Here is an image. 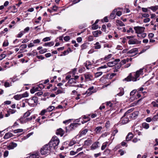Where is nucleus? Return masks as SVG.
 <instances>
[{
  "label": "nucleus",
  "instance_id": "obj_3",
  "mask_svg": "<svg viewBox=\"0 0 158 158\" xmlns=\"http://www.w3.org/2000/svg\"><path fill=\"white\" fill-rule=\"evenodd\" d=\"M60 142L59 139L56 136L53 137L48 144L52 149H55Z\"/></svg>",
  "mask_w": 158,
  "mask_h": 158
},
{
  "label": "nucleus",
  "instance_id": "obj_37",
  "mask_svg": "<svg viewBox=\"0 0 158 158\" xmlns=\"http://www.w3.org/2000/svg\"><path fill=\"white\" fill-rule=\"evenodd\" d=\"M74 78H71V79H70V81H73L74 82H75V81L77 79L78 77L79 76H74Z\"/></svg>",
  "mask_w": 158,
  "mask_h": 158
},
{
  "label": "nucleus",
  "instance_id": "obj_29",
  "mask_svg": "<svg viewBox=\"0 0 158 158\" xmlns=\"http://www.w3.org/2000/svg\"><path fill=\"white\" fill-rule=\"evenodd\" d=\"M88 130L87 129H85L82 131H81V132L80 135H85L86 134L87 132L88 131Z\"/></svg>",
  "mask_w": 158,
  "mask_h": 158
},
{
  "label": "nucleus",
  "instance_id": "obj_43",
  "mask_svg": "<svg viewBox=\"0 0 158 158\" xmlns=\"http://www.w3.org/2000/svg\"><path fill=\"white\" fill-rule=\"evenodd\" d=\"M46 52H47V49L46 48H44L40 50L39 51V52L40 54H43L44 53Z\"/></svg>",
  "mask_w": 158,
  "mask_h": 158
},
{
  "label": "nucleus",
  "instance_id": "obj_10",
  "mask_svg": "<svg viewBox=\"0 0 158 158\" xmlns=\"http://www.w3.org/2000/svg\"><path fill=\"white\" fill-rule=\"evenodd\" d=\"M64 133V131L63 129L60 128L56 130V134L57 135H60L61 137L62 136Z\"/></svg>",
  "mask_w": 158,
  "mask_h": 158
},
{
  "label": "nucleus",
  "instance_id": "obj_13",
  "mask_svg": "<svg viewBox=\"0 0 158 158\" xmlns=\"http://www.w3.org/2000/svg\"><path fill=\"white\" fill-rule=\"evenodd\" d=\"M102 32L99 30H97L93 32L92 34L95 37H98L99 36V35L102 34Z\"/></svg>",
  "mask_w": 158,
  "mask_h": 158
},
{
  "label": "nucleus",
  "instance_id": "obj_6",
  "mask_svg": "<svg viewBox=\"0 0 158 158\" xmlns=\"http://www.w3.org/2000/svg\"><path fill=\"white\" fill-rule=\"evenodd\" d=\"M116 64L117 63L116 62V61L110 62H108L106 65H105L104 66H101L98 68L97 69V70L98 71L101 69L106 68H107L108 66L111 67L116 65Z\"/></svg>",
  "mask_w": 158,
  "mask_h": 158
},
{
  "label": "nucleus",
  "instance_id": "obj_60",
  "mask_svg": "<svg viewBox=\"0 0 158 158\" xmlns=\"http://www.w3.org/2000/svg\"><path fill=\"white\" fill-rule=\"evenodd\" d=\"M94 38L92 36H89L88 38V40L89 41H92L93 40Z\"/></svg>",
  "mask_w": 158,
  "mask_h": 158
},
{
  "label": "nucleus",
  "instance_id": "obj_18",
  "mask_svg": "<svg viewBox=\"0 0 158 158\" xmlns=\"http://www.w3.org/2000/svg\"><path fill=\"white\" fill-rule=\"evenodd\" d=\"M98 142H95L93 143L91 146V149L94 150L98 148Z\"/></svg>",
  "mask_w": 158,
  "mask_h": 158
},
{
  "label": "nucleus",
  "instance_id": "obj_56",
  "mask_svg": "<svg viewBox=\"0 0 158 158\" xmlns=\"http://www.w3.org/2000/svg\"><path fill=\"white\" fill-rule=\"evenodd\" d=\"M83 118L84 119H87V121H88L90 120V118L89 116H84L83 117Z\"/></svg>",
  "mask_w": 158,
  "mask_h": 158
},
{
  "label": "nucleus",
  "instance_id": "obj_46",
  "mask_svg": "<svg viewBox=\"0 0 158 158\" xmlns=\"http://www.w3.org/2000/svg\"><path fill=\"white\" fill-rule=\"evenodd\" d=\"M47 112H48V111L47 109L46 110V109L43 110L41 111L40 113V114L41 115H43Z\"/></svg>",
  "mask_w": 158,
  "mask_h": 158
},
{
  "label": "nucleus",
  "instance_id": "obj_8",
  "mask_svg": "<svg viewBox=\"0 0 158 158\" xmlns=\"http://www.w3.org/2000/svg\"><path fill=\"white\" fill-rule=\"evenodd\" d=\"M128 43L129 44H138L141 43V41H139L137 39L132 38L129 40Z\"/></svg>",
  "mask_w": 158,
  "mask_h": 158
},
{
  "label": "nucleus",
  "instance_id": "obj_2",
  "mask_svg": "<svg viewBox=\"0 0 158 158\" xmlns=\"http://www.w3.org/2000/svg\"><path fill=\"white\" fill-rule=\"evenodd\" d=\"M135 32L137 34V36L140 39L144 38L146 36V34L144 33L145 28L140 26L135 27L134 28Z\"/></svg>",
  "mask_w": 158,
  "mask_h": 158
},
{
  "label": "nucleus",
  "instance_id": "obj_21",
  "mask_svg": "<svg viewBox=\"0 0 158 158\" xmlns=\"http://www.w3.org/2000/svg\"><path fill=\"white\" fill-rule=\"evenodd\" d=\"M94 88V86H92L89 88L86 91V93L88 95H90L94 93L93 92H91Z\"/></svg>",
  "mask_w": 158,
  "mask_h": 158
},
{
  "label": "nucleus",
  "instance_id": "obj_20",
  "mask_svg": "<svg viewBox=\"0 0 158 158\" xmlns=\"http://www.w3.org/2000/svg\"><path fill=\"white\" fill-rule=\"evenodd\" d=\"M133 135L131 133H129L126 138V140L127 141L130 140L133 137Z\"/></svg>",
  "mask_w": 158,
  "mask_h": 158
},
{
  "label": "nucleus",
  "instance_id": "obj_36",
  "mask_svg": "<svg viewBox=\"0 0 158 158\" xmlns=\"http://www.w3.org/2000/svg\"><path fill=\"white\" fill-rule=\"evenodd\" d=\"M55 108V107L53 106H49L47 109V110L48 112H51L54 110Z\"/></svg>",
  "mask_w": 158,
  "mask_h": 158
},
{
  "label": "nucleus",
  "instance_id": "obj_17",
  "mask_svg": "<svg viewBox=\"0 0 158 158\" xmlns=\"http://www.w3.org/2000/svg\"><path fill=\"white\" fill-rule=\"evenodd\" d=\"M13 135L12 133L10 132H8L6 133L3 137V138L5 139H7L9 138L12 137Z\"/></svg>",
  "mask_w": 158,
  "mask_h": 158
},
{
  "label": "nucleus",
  "instance_id": "obj_11",
  "mask_svg": "<svg viewBox=\"0 0 158 158\" xmlns=\"http://www.w3.org/2000/svg\"><path fill=\"white\" fill-rule=\"evenodd\" d=\"M17 146V143L14 142H11L7 146V148L9 150L13 149L14 148L16 147Z\"/></svg>",
  "mask_w": 158,
  "mask_h": 158
},
{
  "label": "nucleus",
  "instance_id": "obj_34",
  "mask_svg": "<svg viewBox=\"0 0 158 158\" xmlns=\"http://www.w3.org/2000/svg\"><path fill=\"white\" fill-rule=\"evenodd\" d=\"M102 74V72H98L95 73V76L96 77H98L101 76Z\"/></svg>",
  "mask_w": 158,
  "mask_h": 158
},
{
  "label": "nucleus",
  "instance_id": "obj_52",
  "mask_svg": "<svg viewBox=\"0 0 158 158\" xmlns=\"http://www.w3.org/2000/svg\"><path fill=\"white\" fill-rule=\"evenodd\" d=\"M9 44V43L7 41H5L3 44L2 46L3 47H6L8 46Z\"/></svg>",
  "mask_w": 158,
  "mask_h": 158
},
{
  "label": "nucleus",
  "instance_id": "obj_15",
  "mask_svg": "<svg viewBox=\"0 0 158 158\" xmlns=\"http://www.w3.org/2000/svg\"><path fill=\"white\" fill-rule=\"evenodd\" d=\"M138 111H135L131 114L130 117L133 119H135V118L136 117L138 116Z\"/></svg>",
  "mask_w": 158,
  "mask_h": 158
},
{
  "label": "nucleus",
  "instance_id": "obj_51",
  "mask_svg": "<svg viewBox=\"0 0 158 158\" xmlns=\"http://www.w3.org/2000/svg\"><path fill=\"white\" fill-rule=\"evenodd\" d=\"M112 56V55L111 54H109L108 55L106 56L105 58L104 59L105 60H107L110 58H111Z\"/></svg>",
  "mask_w": 158,
  "mask_h": 158
},
{
  "label": "nucleus",
  "instance_id": "obj_44",
  "mask_svg": "<svg viewBox=\"0 0 158 158\" xmlns=\"http://www.w3.org/2000/svg\"><path fill=\"white\" fill-rule=\"evenodd\" d=\"M151 104L154 107H158V104H157L155 102L153 101L151 103Z\"/></svg>",
  "mask_w": 158,
  "mask_h": 158
},
{
  "label": "nucleus",
  "instance_id": "obj_22",
  "mask_svg": "<svg viewBox=\"0 0 158 158\" xmlns=\"http://www.w3.org/2000/svg\"><path fill=\"white\" fill-rule=\"evenodd\" d=\"M94 45V47L95 49H99L101 48V45L100 44L99 42H97Z\"/></svg>",
  "mask_w": 158,
  "mask_h": 158
},
{
  "label": "nucleus",
  "instance_id": "obj_55",
  "mask_svg": "<svg viewBox=\"0 0 158 158\" xmlns=\"http://www.w3.org/2000/svg\"><path fill=\"white\" fill-rule=\"evenodd\" d=\"M130 32H131L132 33H133L134 31L133 30L132 28L131 27H130L129 30L127 31V32L129 33Z\"/></svg>",
  "mask_w": 158,
  "mask_h": 158
},
{
  "label": "nucleus",
  "instance_id": "obj_26",
  "mask_svg": "<svg viewBox=\"0 0 158 158\" xmlns=\"http://www.w3.org/2000/svg\"><path fill=\"white\" fill-rule=\"evenodd\" d=\"M149 8L155 12L158 9V6H151L149 7Z\"/></svg>",
  "mask_w": 158,
  "mask_h": 158
},
{
  "label": "nucleus",
  "instance_id": "obj_39",
  "mask_svg": "<svg viewBox=\"0 0 158 158\" xmlns=\"http://www.w3.org/2000/svg\"><path fill=\"white\" fill-rule=\"evenodd\" d=\"M118 152L120 153L121 156H123L124 153H126L125 151H124L122 149H120L119 150Z\"/></svg>",
  "mask_w": 158,
  "mask_h": 158
},
{
  "label": "nucleus",
  "instance_id": "obj_59",
  "mask_svg": "<svg viewBox=\"0 0 158 158\" xmlns=\"http://www.w3.org/2000/svg\"><path fill=\"white\" fill-rule=\"evenodd\" d=\"M36 57L38 59H41V60H43L44 59V57L42 55L37 56Z\"/></svg>",
  "mask_w": 158,
  "mask_h": 158
},
{
  "label": "nucleus",
  "instance_id": "obj_30",
  "mask_svg": "<svg viewBox=\"0 0 158 158\" xmlns=\"http://www.w3.org/2000/svg\"><path fill=\"white\" fill-rule=\"evenodd\" d=\"M16 111V110L14 109H10L7 111V112L10 114H13L15 113Z\"/></svg>",
  "mask_w": 158,
  "mask_h": 158
},
{
  "label": "nucleus",
  "instance_id": "obj_25",
  "mask_svg": "<svg viewBox=\"0 0 158 158\" xmlns=\"http://www.w3.org/2000/svg\"><path fill=\"white\" fill-rule=\"evenodd\" d=\"M116 23L117 26H122L124 25L123 22L122 21L119 20H117L116 21Z\"/></svg>",
  "mask_w": 158,
  "mask_h": 158
},
{
  "label": "nucleus",
  "instance_id": "obj_54",
  "mask_svg": "<svg viewBox=\"0 0 158 158\" xmlns=\"http://www.w3.org/2000/svg\"><path fill=\"white\" fill-rule=\"evenodd\" d=\"M34 44H38L40 42V40L38 39L34 40L33 41Z\"/></svg>",
  "mask_w": 158,
  "mask_h": 158
},
{
  "label": "nucleus",
  "instance_id": "obj_49",
  "mask_svg": "<svg viewBox=\"0 0 158 158\" xmlns=\"http://www.w3.org/2000/svg\"><path fill=\"white\" fill-rule=\"evenodd\" d=\"M27 47V45L26 44H22L20 46V48H21V50L24 49Z\"/></svg>",
  "mask_w": 158,
  "mask_h": 158
},
{
  "label": "nucleus",
  "instance_id": "obj_5",
  "mask_svg": "<svg viewBox=\"0 0 158 158\" xmlns=\"http://www.w3.org/2000/svg\"><path fill=\"white\" fill-rule=\"evenodd\" d=\"M38 102V98L36 97H33L27 100V103L29 105L31 106H34L36 105Z\"/></svg>",
  "mask_w": 158,
  "mask_h": 158
},
{
  "label": "nucleus",
  "instance_id": "obj_16",
  "mask_svg": "<svg viewBox=\"0 0 158 158\" xmlns=\"http://www.w3.org/2000/svg\"><path fill=\"white\" fill-rule=\"evenodd\" d=\"M124 116L121 118V122L123 124L127 123L129 121L128 118L124 117Z\"/></svg>",
  "mask_w": 158,
  "mask_h": 158
},
{
  "label": "nucleus",
  "instance_id": "obj_35",
  "mask_svg": "<svg viewBox=\"0 0 158 158\" xmlns=\"http://www.w3.org/2000/svg\"><path fill=\"white\" fill-rule=\"evenodd\" d=\"M25 33L24 31H21L18 34L16 37L18 38H20L23 35V34Z\"/></svg>",
  "mask_w": 158,
  "mask_h": 158
},
{
  "label": "nucleus",
  "instance_id": "obj_27",
  "mask_svg": "<svg viewBox=\"0 0 158 158\" xmlns=\"http://www.w3.org/2000/svg\"><path fill=\"white\" fill-rule=\"evenodd\" d=\"M92 143L91 140L90 139H87L84 142V144L86 145H89L91 144Z\"/></svg>",
  "mask_w": 158,
  "mask_h": 158
},
{
  "label": "nucleus",
  "instance_id": "obj_42",
  "mask_svg": "<svg viewBox=\"0 0 158 158\" xmlns=\"http://www.w3.org/2000/svg\"><path fill=\"white\" fill-rule=\"evenodd\" d=\"M106 105L107 106H109L110 107H112L113 106V104L110 101L106 102Z\"/></svg>",
  "mask_w": 158,
  "mask_h": 158
},
{
  "label": "nucleus",
  "instance_id": "obj_47",
  "mask_svg": "<svg viewBox=\"0 0 158 158\" xmlns=\"http://www.w3.org/2000/svg\"><path fill=\"white\" fill-rule=\"evenodd\" d=\"M50 40H51V39L50 38V37H45V38H44L43 39L42 41L43 42H45L50 41Z\"/></svg>",
  "mask_w": 158,
  "mask_h": 158
},
{
  "label": "nucleus",
  "instance_id": "obj_31",
  "mask_svg": "<svg viewBox=\"0 0 158 158\" xmlns=\"http://www.w3.org/2000/svg\"><path fill=\"white\" fill-rule=\"evenodd\" d=\"M152 119V121H156L158 119V113L156 115L154 116Z\"/></svg>",
  "mask_w": 158,
  "mask_h": 158
},
{
  "label": "nucleus",
  "instance_id": "obj_40",
  "mask_svg": "<svg viewBox=\"0 0 158 158\" xmlns=\"http://www.w3.org/2000/svg\"><path fill=\"white\" fill-rule=\"evenodd\" d=\"M22 97H27L28 96V94L27 92H25L24 93L21 95Z\"/></svg>",
  "mask_w": 158,
  "mask_h": 158
},
{
  "label": "nucleus",
  "instance_id": "obj_57",
  "mask_svg": "<svg viewBox=\"0 0 158 158\" xmlns=\"http://www.w3.org/2000/svg\"><path fill=\"white\" fill-rule=\"evenodd\" d=\"M32 135V133H29L26 136H24L23 137V138L25 139H27V138H29Z\"/></svg>",
  "mask_w": 158,
  "mask_h": 158
},
{
  "label": "nucleus",
  "instance_id": "obj_58",
  "mask_svg": "<svg viewBox=\"0 0 158 158\" xmlns=\"http://www.w3.org/2000/svg\"><path fill=\"white\" fill-rule=\"evenodd\" d=\"M9 154V152L7 151H5L4 153V156L5 157H7Z\"/></svg>",
  "mask_w": 158,
  "mask_h": 158
},
{
  "label": "nucleus",
  "instance_id": "obj_62",
  "mask_svg": "<svg viewBox=\"0 0 158 158\" xmlns=\"http://www.w3.org/2000/svg\"><path fill=\"white\" fill-rule=\"evenodd\" d=\"M82 49H85L86 48V46L85 44H84L82 45L81 46Z\"/></svg>",
  "mask_w": 158,
  "mask_h": 158
},
{
  "label": "nucleus",
  "instance_id": "obj_19",
  "mask_svg": "<svg viewBox=\"0 0 158 158\" xmlns=\"http://www.w3.org/2000/svg\"><path fill=\"white\" fill-rule=\"evenodd\" d=\"M40 156L38 152L33 153L31 155L29 158H39Z\"/></svg>",
  "mask_w": 158,
  "mask_h": 158
},
{
  "label": "nucleus",
  "instance_id": "obj_28",
  "mask_svg": "<svg viewBox=\"0 0 158 158\" xmlns=\"http://www.w3.org/2000/svg\"><path fill=\"white\" fill-rule=\"evenodd\" d=\"M102 129V127H96L95 130V131L97 133H99Z\"/></svg>",
  "mask_w": 158,
  "mask_h": 158
},
{
  "label": "nucleus",
  "instance_id": "obj_32",
  "mask_svg": "<svg viewBox=\"0 0 158 158\" xmlns=\"http://www.w3.org/2000/svg\"><path fill=\"white\" fill-rule=\"evenodd\" d=\"M108 144V142H106L103 143L101 147V149L103 150H104L106 148Z\"/></svg>",
  "mask_w": 158,
  "mask_h": 158
},
{
  "label": "nucleus",
  "instance_id": "obj_12",
  "mask_svg": "<svg viewBox=\"0 0 158 158\" xmlns=\"http://www.w3.org/2000/svg\"><path fill=\"white\" fill-rule=\"evenodd\" d=\"M118 92H119L115 96H116L117 95L121 96L124 94V91L123 88L120 87L118 89Z\"/></svg>",
  "mask_w": 158,
  "mask_h": 158
},
{
  "label": "nucleus",
  "instance_id": "obj_7",
  "mask_svg": "<svg viewBox=\"0 0 158 158\" xmlns=\"http://www.w3.org/2000/svg\"><path fill=\"white\" fill-rule=\"evenodd\" d=\"M138 53V49L137 48H134L131 49L127 52V54L130 56H133Z\"/></svg>",
  "mask_w": 158,
  "mask_h": 158
},
{
  "label": "nucleus",
  "instance_id": "obj_23",
  "mask_svg": "<svg viewBox=\"0 0 158 158\" xmlns=\"http://www.w3.org/2000/svg\"><path fill=\"white\" fill-rule=\"evenodd\" d=\"M54 42L53 41L48 42L44 44V46H49L50 47L53 46L54 44Z\"/></svg>",
  "mask_w": 158,
  "mask_h": 158
},
{
  "label": "nucleus",
  "instance_id": "obj_1",
  "mask_svg": "<svg viewBox=\"0 0 158 158\" xmlns=\"http://www.w3.org/2000/svg\"><path fill=\"white\" fill-rule=\"evenodd\" d=\"M143 73V69H140L139 70L137 71L136 72H133L130 73V75L123 80H125L127 81H137V78L139 75Z\"/></svg>",
  "mask_w": 158,
  "mask_h": 158
},
{
  "label": "nucleus",
  "instance_id": "obj_4",
  "mask_svg": "<svg viewBox=\"0 0 158 158\" xmlns=\"http://www.w3.org/2000/svg\"><path fill=\"white\" fill-rule=\"evenodd\" d=\"M51 149L48 144H46L41 148L40 152L42 155H45L49 153Z\"/></svg>",
  "mask_w": 158,
  "mask_h": 158
},
{
  "label": "nucleus",
  "instance_id": "obj_33",
  "mask_svg": "<svg viewBox=\"0 0 158 158\" xmlns=\"http://www.w3.org/2000/svg\"><path fill=\"white\" fill-rule=\"evenodd\" d=\"M14 98L15 100H19L22 98V97L21 95H17L14 96Z\"/></svg>",
  "mask_w": 158,
  "mask_h": 158
},
{
  "label": "nucleus",
  "instance_id": "obj_61",
  "mask_svg": "<svg viewBox=\"0 0 158 158\" xmlns=\"http://www.w3.org/2000/svg\"><path fill=\"white\" fill-rule=\"evenodd\" d=\"M150 21V19L149 18L145 19L143 20V22L145 23L148 22Z\"/></svg>",
  "mask_w": 158,
  "mask_h": 158
},
{
  "label": "nucleus",
  "instance_id": "obj_24",
  "mask_svg": "<svg viewBox=\"0 0 158 158\" xmlns=\"http://www.w3.org/2000/svg\"><path fill=\"white\" fill-rule=\"evenodd\" d=\"M142 126L143 127L146 129H148L149 127V124L146 123H142Z\"/></svg>",
  "mask_w": 158,
  "mask_h": 158
},
{
  "label": "nucleus",
  "instance_id": "obj_9",
  "mask_svg": "<svg viewBox=\"0 0 158 158\" xmlns=\"http://www.w3.org/2000/svg\"><path fill=\"white\" fill-rule=\"evenodd\" d=\"M85 81H90L92 80L93 76L90 73H87L84 74Z\"/></svg>",
  "mask_w": 158,
  "mask_h": 158
},
{
  "label": "nucleus",
  "instance_id": "obj_41",
  "mask_svg": "<svg viewBox=\"0 0 158 158\" xmlns=\"http://www.w3.org/2000/svg\"><path fill=\"white\" fill-rule=\"evenodd\" d=\"M134 110V108H132L128 110L124 114V116H125L127 114L129 113L132 112Z\"/></svg>",
  "mask_w": 158,
  "mask_h": 158
},
{
  "label": "nucleus",
  "instance_id": "obj_38",
  "mask_svg": "<svg viewBox=\"0 0 158 158\" xmlns=\"http://www.w3.org/2000/svg\"><path fill=\"white\" fill-rule=\"evenodd\" d=\"M23 131V130L22 129H19L15 130L14 131V132L15 133H17L19 132H22Z\"/></svg>",
  "mask_w": 158,
  "mask_h": 158
},
{
  "label": "nucleus",
  "instance_id": "obj_53",
  "mask_svg": "<svg viewBox=\"0 0 158 158\" xmlns=\"http://www.w3.org/2000/svg\"><path fill=\"white\" fill-rule=\"evenodd\" d=\"M35 46L34 42H31L28 45V48H30L34 47Z\"/></svg>",
  "mask_w": 158,
  "mask_h": 158
},
{
  "label": "nucleus",
  "instance_id": "obj_63",
  "mask_svg": "<svg viewBox=\"0 0 158 158\" xmlns=\"http://www.w3.org/2000/svg\"><path fill=\"white\" fill-rule=\"evenodd\" d=\"M116 74L115 73H112L111 74H110V79L112 78L114 76H115L116 75Z\"/></svg>",
  "mask_w": 158,
  "mask_h": 158
},
{
  "label": "nucleus",
  "instance_id": "obj_48",
  "mask_svg": "<svg viewBox=\"0 0 158 158\" xmlns=\"http://www.w3.org/2000/svg\"><path fill=\"white\" fill-rule=\"evenodd\" d=\"M6 55L4 54H2L0 55V60L5 58Z\"/></svg>",
  "mask_w": 158,
  "mask_h": 158
},
{
  "label": "nucleus",
  "instance_id": "obj_50",
  "mask_svg": "<svg viewBox=\"0 0 158 158\" xmlns=\"http://www.w3.org/2000/svg\"><path fill=\"white\" fill-rule=\"evenodd\" d=\"M30 114V113L29 111H27L26 112L24 115V118L27 117L29 116Z\"/></svg>",
  "mask_w": 158,
  "mask_h": 158
},
{
  "label": "nucleus",
  "instance_id": "obj_14",
  "mask_svg": "<svg viewBox=\"0 0 158 158\" xmlns=\"http://www.w3.org/2000/svg\"><path fill=\"white\" fill-rule=\"evenodd\" d=\"M79 125V124L78 123H73L71 124L70 125V129L71 130H73L75 129Z\"/></svg>",
  "mask_w": 158,
  "mask_h": 158
},
{
  "label": "nucleus",
  "instance_id": "obj_45",
  "mask_svg": "<svg viewBox=\"0 0 158 158\" xmlns=\"http://www.w3.org/2000/svg\"><path fill=\"white\" fill-rule=\"evenodd\" d=\"M98 26L96 24H94L92 25V28L93 30H95L98 29Z\"/></svg>",
  "mask_w": 158,
  "mask_h": 158
},
{
  "label": "nucleus",
  "instance_id": "obj_64",
  "mask_svg": "<svg viewBox=\"0 0 158 158\" xmlns=\"http://www.w3.org/2000/svg\"><path fill=\"white\" fill-rule=\"evenodd\" d=\"M38 86L39 88L40 89V90L44 88V85L42 84H40Z\"/></svg>",
  "mask_w": 158,
  "mask_h": 158
}]
</instances>
